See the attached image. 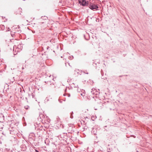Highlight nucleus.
<instances>
[{"label":"nucleus","instance_id":"nucleus-1","mask_svg":"<svg viewBox=\"0 0 152 152\" xmlns=\"http://www.w3.org/2000/svg\"><path fill=\"white\" fill-rule=\"evenodd\" d=\"M89 8L92 10L95 11L98 10V7L97 5L93 3H91L89 5Z\"/></svg>","mask_w":152,"mask_h":152},{"label":"nucleus","instance_id":"nucleus-2","mask_svg":"<svg viewBox=\"0 0 152 152\" xmlns=\"http://www.w3.org/2000/svg\"><path fill=\"white\" fill-rule=\"evenodd\" d=\"M14 35V34H11V32H9V33H5L4 34V37L6 39H8L9 40H11V39L10 37H13Z\"/></svg>","mask_w":152,"mask_h":152},{"label":"nucleus","instance_id":"nucleus-3","mask_svg":"<svg viewBox=\"0 0 152 152\" xmlns=\"http://www.w3.org/2000/svg\"><path fill=\"white\" fill-rule=\"evenodd\" d=\"M80 90L81 91H79L78 90H77V95L79 96L81 95L84 98V96L85 95V91L83 89Z\"/></svg>","mask_w":152,"mask_h":152},{"label":"nucleus","instance_id":"nucleus-4","mask_svg":"<svg viewBox=\"0 0 152 152\" xmlns=\"http://www.w3.org/2000/svg\"><path fill=\"white\" fill-rule=\"evenodd\" d=\"M79 3L83 6H86L88 4V1H79Z\"/></svg>","mask_w":152,"mask_h":152},{"label":"nucleus","instance_id":"nucleus-5","mask_svg":"<svg viewBox=\"0 0 152 152\" xmlns=\"http://www.w3.org/2000/svg\"><path fill=\"white\" fill-rule=\"evenodd\" d=\"M91 93L92 94L97 95V92L96 91V90L94 88H93L92 89L91 91Z\"/></svg>","mask_w":152,"mask_h":152},{"label":"nucleus","instance_id":"nucleus-6","mask_svg":"<svg viewBox=\"0 0 152 152\" xmlns=\"http://www.w3.org/2000/svg\"><path fill=\"white\" fill-rule=\"evenodd\" d=\"M50 87L51 88H53L55 87L54 84L53 83H50Z\"/></svg>","mask_w":152,"mask_h":152},{"label":"nucleus","instance_id":"nucleus-7","mask_svg":"<svg viewBox=\"0 0 152 152\" xmlns=\"http://www.w3.org/2000/svg\"><path fill=\"white\" fill-rule=\"evenodd\" d=\"M0 28H1L2 30H4L5 29V26L3 25H0Z\"/></svg>","mask_w":152,"mask_h":152},{"label":"nucleus","instance_id":"nucleus-8","mask_svg":"<svg viewBox=\"0 0 152 152\" xmlns=\"http://www.w3.org/2000/svg\"><path fill=\"white\" fill-rule=\"evenodd\" d=\"M25 108L26 110H28L29 108V107L28 105H26L24 107Z\"/></svg>","mask_w":152,"mask_h":152},{"label":"nucleus","instance_id":"nucleus-9","mask_svg":"<svg viewBox=\"0 0 152 152\" xmlns=\"http://www.w3.org/2000/svg\"><path fill=\"white\" fill-rule=\"evenodd\" d=\"M10 28H8L7 29V31H6V32L5 33H9V32H10Z\"/></svg>","mask_w":152,"mask_h":152},{"label":"nucleus","instance_id":"nucleus-10","mask_svg":"<svg viewBox=\"0 0 152 152\" xmlns=\"http://www.w3.org/2000/svg\"><path fill=\"white\" fill-rule=\"evenodd\" d=\"M73 58V56H70L69 57V59H72Z\"/></svg>","mask_w":152,"mask_h":152},{"label":"nucleus","instance_id":"nucleus-11","mask_svg":"<svg viewBox=\"0 0 152 152\" xmlns=\"http://www.w3.org/2000/svg\"><path fill=\"white\" fill-rule=\"evenodd\" d=\"M19 10L20 11V14H21V13L22 12L21 11L22 10V9L21 8H19Z\"/></svg>","mask_w":152,"mask_h":152},{"label":"nucleus","instance_id":"nucleus-12","mask_svg":"<svg viewBox=\"0 0 152 152\" xmlns=\"http://www.w3.org/2000/svg\"><path fill=\"white\" fill-rule=\"evenodd\" d=\"M70 117L72 118H73V116L72 115V113H71V115Z\"/></svg>","mask_w":152,"mask_h":152},{"label":"nucleus","instance_id":"nucleus-13","mask_svg":"<svg viewBox=\"0 0 152 152\" xmlns=\"http://www.w3.org/2000/svg\"><path fill=\"white\" fill-rule=\"evenodd\" d=\"M80 144L82 143V142L80 143L79 142H78Z\"/></svg>","mask_w":152,"mask_h":152},{"label":"nucleus","instance_id":"nucleus-14","mask_svg":"<svg viewBox=\"0 0 152 152\" xmlns=\"http://www.w3.org/2000/svg\"><path fill=\"white\" fill-rule=\"evenodd\" d=\"M70 96V94H69L68 96Z\"/></svg>","mask_w":152,"mask_h":152}]
</instances>
